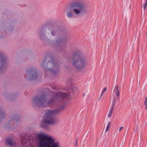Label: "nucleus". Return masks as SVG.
I'll use <instances>...</instances> for the list:
<instances>
[{
	"label": "nucleus",
	"mask_w": 147,
	"mask_h": 147,
	"mask_svg": "<svg viewBox=\"0 0 147 147\" xmlns=\"http://www.w3.org/2000/svg\"><path fill=\"white\" fill-rule=\"evenodd\" d=\"M69 94L65 92L57 91L53 94L51 100L47 102V95L43 93L36 96L33 98L34 105L41 107H46L47 105H55L57 102L65 101L68 97Z\"/></svg>",
	"instance_id": "f257e3e1"
},
{
	"label": "nucleus",
	"mask_w": 147,
	"mask_h": 147,
	"mask_svg": "<svg viewBox=\"0 0 147 147\" xmlns=\"http://www.w3.org/2000/svg\"><path fill=\"white\" fill-rule=\"evenodd\" d=\"M64 109L61 106L60 108L55 109H49L45 114L40 126L42 128H47V125H51L55 123L57 121V119L54 117L59 113L60 111Z\"/></svg>",
	"instance_id": "f03ea898"
},
{
	"label": "nucleus",
	"mask_w": 147,
	"mask_h": 147,
	"mask_svg": "<svg viewBox=\"0 0 147 147\" xmlns=\"http://www.w3.org/2000/svg\"><path fill=\"white\" fill-rule=\"evenodd\" d=\"M38 147H59L58 142H55L51 137L44 133L36 134Z\"/></svg>",
	"instance_id": "7ed1b4c3"
},
{
	"label": "nucleus",
	"mask_w": 147,
	"mask_h": 147,
	"mask_svg": "<svg viewBox=\"0 0 147 147\" xmlns=\"http://www.w3.org/2000/svg\"><path fill=\"white\" fill-rule=\"evenodd\" d=\"M47 59L49 60L47 65V68L44 70L45 74H47L48 72L50 71L53 74L57 73L59 70V67L58 64L55 62V59L54 55L51 53H47L45 55V57L43 61V63L41 66L43 67L44 63H45Z\"/></svg>",
	"instance_id": "20e7f679"
},
{
	"label": "nucleus",
	"mask_w": 147,
	"mask_h": 147,
	"mask_svg": "<svg viewBox=\"0 0 147 147\" xmlns=\"http://www.w3.org/2000/svg\"><path fill=\"white\" fill-rule=\"evenodd\" d=\"M86 63L85 59L79 51H76L73 54L72 63L77 69H81L83 68L85 66Z\"/></svg>",
	"instance_id": "39448f33"
},
{
	"label": "nucleus",
	"mask_w": 147,
	"mask_h": 147,
	"mask_svg": "<svg viewBox=\"0 0 147 147\" xmlns=\"http://www.w3.org/2000/svg\"><path fill=\"white\" fill-rule=\"evenodd\" d=\"M70 11L67 13L68 17L71 18L72 17L71 13L74 11L76 14L82 13L86 11V7L82 3L79 2H75L72 3L69 7Z\"/></svg>",
	"instance_id": "423d86ee"
},
{
	"label": "nucleus",
	"mask_w": 147,
	"mask_h": 147,
	"mask_svg": "<svg viewBox=\"0 0 147 147\" xmlns=\"http://www.w3.org/2000/svg\"><path fill=\"white\" fill-rule=\"evenodd\" d=\"M20 140L21 144L25 147L31 146L35 141L34 138L30 134H26L22 138H20Z\"/></svg>",
	"instance_id": "0eeeda50"
},
{
	"label": "nucleus",
	"mask_w": 147,
	"mask_h": 147,
	"mask_svg": "<svg viewBox=\"0 0 147 147\" xmlns=\"http://www.w3.org/2000/svg\"><path fill=\"white\" fill-rule=\"evenodd\" d=\"M26 73L27 74H24V77L29 80L36 79L38 76L36 69L33 67L29 68Z\"/></svg>",
	"instance_id": "6e6552de"
},
{
	"label": "nucleus",
	"mask_w": 147,
	"mask_h": 147,
	"mask_svg": "<svg viewBox=\"0 0 147 147\" xmlns=\"http://www.w3.org/2000/svg\"><path fill=\"white\" fill-rule=\"evenodd\" d=\"M7 61L5 58L0 52V70L3 69L6 67Z\"/></svg>",
	"instance_id": "1a4fd4ad"
},
{
	"label": "nucleus",
	"mask_w": 147,
	"mask_h": 147,
	"mask_svg": "<svg viewBox=\"0 0 147 147\" xmlns=\"http://www.w3.org/2000/svg\"><path fill=\"white\" fill-rule=\"evenodd\" d=\"M44 31H45V28L43 27H41L38 30V33L39 35L40 38L42 39H45L46 38L47 35L45 34L42 33Z\"/></svg>",
	"instance_id": "9d476101"
},
{
	"label": "nucleus",
	"mask_w": 147,
	"mask_h": 147,
	"mask_svg": "<svg viewBox=\"0 0 147 147\" xmlns=\"http://www.w3.org/2000/svg\"><path fill=\"white\" fill-rule=\"evenodd\" d=\"M55 45L57 47L59 48H63L64 47L63 44H64L63 40L61 38H59L57 39H56L54 42Z\"/></svg>",
	"instance_id": "9b49d317"
},
{
	"label": "nucleus",
	"mask_w": 147,
	"mask_h": 147,
	"mask_svg": "<svg viewBox=\"0 0 147 147\" xmlns=\"http://www.w3.org/2000/svg\"><path fill=\"white\" fill-rule=\"evenodd\" d=\"M6 142L8 145L11 146H14L16 143L15 141L14 140L12 139L11 138H7Z\"/></svg>",
	"instance_id": "f8f14e48"
},
{
	"label": "nucleus",
	"mask_w": 147,
	"mask_h": 147,
	"mask_svg": "<svg viewBox=\"0 0 147 147\" xmlns=\"http://www.w3.org/2000/svg\"><path fill=\"white\" fill-rule=\"evenodd\" d=\"M115 101V99L114 98L113 100V104L111 106V107L110 109L109 113L108 114V117H110L112 114V112L113 111L114 106V103Z\"/></svg>",
	"instance_id": "ddd939ff"
},
{
	"label": "nucleus",
	"mask_w": 147,
	"mask_h": 147,
	"mask_svg": "<svg viewBox=\"0 0 147 147\" xmlns=\"http://www.w3.org/2000/svg\"><path fill=\"white\" fill-rule=\"evenodd\" d=\"M52 27L53 26L50 25L49 26V28L48 29L50 30H51V34L52 36H54L55 35L56 31L55 30H52Z\"/></svg>",
	"instance_id": "4468645a"
},
{
	"label": "nucleus",
	"mask_w": 147,
	"mask_h": 147,
	"mask_svg": "<svg viewBox=\"0 0 147 147\" xmlns=\"http://www.w3.org/2000/svg\"><path fill=\"white\" fill-rule=\"evenodd\" d=\"M5 116V113L3 112L2 110L0 109V119L4 118Z\"/></svg>",
	"instance_id": "2eb2a0df"
},
{
	"label": "nucleus",
	"mask_w": 147,
	"mask_h": 147,
	"mask_svg": "<svg viewBox=\"0 0 147 147\" xmlns=\"http://www.w3.org/2000/svg\"><path fill=\"white\" fill-rule=\"evenodd\" d=\"M119 90V86L117 85L115 86L114 88V92H116L118 91Z\"/></svg>",
	"instance_id": "dca6fc26"
},
{
	"label": "nucleus",
	"mask_w": 147,
	"mask_h": 147,
	"mask_svg": "<svg viewBox=\"0 0 147 147\" xmlns=\"http://www.w3.org/2000/svg\"><path fill=\"white\" fill-rule=\"evenodd\" d=\"M144 105L146 106L145 109H147V98L146 97H145V100L144 102Z\"/></svg>",
	"instance_id": "f3484780"
},
{
	"label": "nucleus",
	"mask_w": 147,
	"mask_h": 147,
	"mask_svg": "<svg viewBox=\"0 0 147 147\" xmlns=\"http://www.w3.org/2000/svg\"><path fill=\"white\" fill-rule=\"evenodd\" d=\"M14 119L16 120L17 122L18 121V120L20 119L18 115H15L14 116Z\"/></svg>",
	"instance_id": "a211bd4d"
},
{
	"label": "nucleus",
	"mask_w": 147,
	"mask_h": 147,
	"mask_svg": "<svg viewBox=\"0 0 147 147\" xmlns=\"http://www.w3.org/2000/svg\"><path fill=\"white\" fill-rule=\"evenodd\" d=\"M110 125V122H109L106 128V131H108L109 129Z\"/></svg>",
	"instance_id": "6ab92c4d"
},
{
	"label": "nucleus",
	"mask_w": 147,
	"mask_h": 147,
	"mask_svg": "<svg viewBox=\"0 0 147 147\" xmlns=\"http://www.w3.org/2000/svg\"><path fill=\"white\" fill-rule=\"evenodd\" d=\"M114 93L115 94L116 96L118 98L119 97L120 94L119 90L118 91L116 92H114Z\"/></svg>",
	"instance_id": "aec40b11"
},
{
	"label": "nucleus",
	"mask_w": 147,
	"mask_h": 147,
	"mask_svg": "<svg viewBox=\"0 0 147 147\" xmlns=\"http://www.w3.org/2000/svg\"><path fill=\"white\" fill-rule=\"evenodd\" d=\"M147 5V3H144V4H143V6L144 7V9H145Z\"/></svg>",
	"instance_id": "412c9836"
},
{
	"label": "nucleus",
	"mask_w": 147,
	"mask_h": 147,
	"mask_svg": "<svg viewBox=\"0 0 147 147\" xmlns=\"http://www.w3.org/2000/svg\"><path fill=\"white\" fill-rule=\"evenodd\" d=\"M107 90V87H105L102 90V92H105Z\"/></svg>",
	"instance_id": "4be33fe9"
},
{
	"label": "nucleus",
	"mask_w": 147,
	"mask_h": 147,
	"mask_svg": "<svg viewBox=\"0 0 147 147\" xmlns=\"http://www.w3.org/2000/svg\"><path fill=\"white\" fill-rule=\"evenodd\" d=\"M104 93V92H102L101 94V95H100V99L101 98V97L102 96V95Z\"/></svg>",
	"instance_id": "5701e85b"
},
{
	"label": "nucleus",
	"mask_w": 147,
	"mask_h": 147,
	"mask_svg": "<svg viewBox=\"0 0 147 147\" xmlns=\"http://www.w3.org/2000/svg\"><path fill=\"white\" fill-rule=\"evenodd\" d=\"M123 127H121V128H120V129H119V131H120L123 128Z\"/></svg>",
	"instance_id": "b1692460"
},
{
	"label": "nucleus",
	"mask_w": 147,
	"mask_h": 147,
	"mask_svg": "<svg viewBox=\"0 0 147 147\" xmlns=\"http://www.w3.org/2000/svg\"><path fill=\"white\" fill-rule=\"evenodd\" d=\"M75 145H76V146H77V140H76V142H75Z\"/></svg>",
	"instance_id": "393cba45"
},
{
	"label": "nucleus",
	"mask_w": 147,
	"mask_h": 147,
	"mask_svg": "<svg viewBox=\"0 0 147 147\" xmlns=\"http://www.w3.org/2000/svg\"><path fill=\"white\" fill-rule=\"evenodd\" d=\"M7 31L8 32H10V30H9V29H8Z\"/></svg>",
	"instance_id": "a878e982"
},
{
	"label": "nucleus",
	"mask_w": 147,
	"mask_h": 147,
	"mask_svg": "<svg viewBox=\"0 0 147 147\" xmlns=\"http://www.w3.org/2000/svg\"><path fill=\"white\" fill-rule=\"evenodd\" d=\"M51 88L53 89H54L55 88V87H54L53 86Z\"/></svg>",
	"instance_id": "bb28decb"
},
{
	"label": "nucleus",
	"mask_w": 147,
	"mask_h": 147,
	"mask_svg": "<svg viewBox=\"0 0 147 147\" xmlns=\"http://www.w3.org/2000/svg\"><path fill=\"white\" fill-rule=\"evenodd\" d=\"M145 1H146L145 3H147V0H146Z\"/></svg>",
	"instance_id": "cd10ccee"
},
{
	"label": "nucleus",
	"mask_w": 147,
	"mask_h": 147,
	"mask_svg": "<svg viewBox=\"0 0 147 147\" xmlns=\"http://www.w3.org/2000/svg\"><path fill=\"white\" fill-rule=\"evenodd\" d=\"M24 94H26L25 92H24Z\"/></svg>",
	"instance_id": "c85d7f7f"
}]
</instances>
